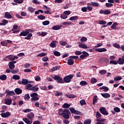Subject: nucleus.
<instances>
[{
  "mask_svg": "<svg viewBox=\"0 0 124 124\" xmlns=\"http://www.w3.org/2000/svg\"><path fill=\"white\" fill-rule=\"evenodd\" d=\"M27 118H23V122H25L27 124H32V119L34 118V114L33 112H30L27 114Z\"/></svg>",
  "mask_w": 124,
  "mask_h": 124,
  "instance_id": "f257e3e1",
  "label": "nucleus"
},
{
  "mask_svg": "<svg viewBox=\"0 0 124 124\" xmlns=\"http://www.w3.org/2000/svg\"><path fill=\"white\" fill-rule=\"evenodd\" d=\"M58 114L60 116H62L64 119H69L71 113L69 110L67 109H64L62 112H58Z\"/></svg>",
  "mask_w": 124,
  "mask_h": 124,
  "instance_id": "f03ea898",
  "label": "nucleus"
},
{
  "mask_svg": "<svg viewBox=\"0 0 124 124\" xmlns=\"http://www.w3.org/2000/svg\"><path fill=\"white\" fill-rule=\"evenodd\" d=\"M73 77H74V74L69 75L64 77L63 81L64 83H70V82H71V79H72Z\"/></svg>",
  "mask_w": 124,
  "mask_h": 124,
  "instance_id": "7ed1b4c3",
  "label": "nucleus"
},
{
  "mask_svg": "<svg viewBox=\"0 0 124 124\" xmlns=\"http://www.w3.org/2000/svg\"><path fill=\"white\" fill-rule=\"evenodd\" d=\"M53 78L55 81H57V83H60V84H63L64 83L62 78L58 75H55Z\"/></svg>",
  "mask_w": 124,
  "mask_h": 124,
  "instance_id": "20e7f679",
  "label": "nucleus"
},
{
  "mask_svg": "<svg viewBox=\"0 0 124 124\" xmlns=\"http://www.w3.org/2000/svg\"><path fill=\"white\" fill-rule=\"evenodd\" d=\"M37 95H38V94H37V93H34L31 94V97H32L31 98V101L33 102L36 101V100H38L39 99V98L37 97Z\"/></svg>",
  "mask_w": 124,
  "mask_h": 124,
  "instance_id": "39448f33",
  "label": "nucleus"
},
{
  "mask_svg": "<svg viewBox=\"0 0 124 124\" xmlns=\"http://www.w3.org/2000/svg\"><path fill=\"white\" fill-rule=\"evenodd\" d=\"M99 111L101 114L105 116H108V115H109V113L108 112L107 110H106V108L104 107L100 108H99Z\"/></svg>",
  "mask_w": 124,
  "mask_h": 124,
  "instance_id": "423d86ee",
  "label": "nucleus"
},
{
  "mask_svg": "<svg viewBox=\"0 0 124 124\" xmlns=\"http://www.w3.org/2000/svg\"><path fill=\"white\" fill-rule=\"evenodd\" d=\"M69 110L72 114H75L76 115H80L81 114V112L75 110L74 108H70Z\"/></svg>",
  "mask_w": 124,
  "mask_h": 124,
  "instance_id": "0eeeda50",
  "label": "nucleus"
},
{
  "mask_svg": "<svg viewBox=\"0 0 124 124\" xmlns=\"http://www.w3.org/2000/svg\"><path fill=\"white\" fill-rule=\"evenodd\" d=\"M0 115L2 118H8V117H10V116H11V113L9 111L3 112L0 114Z\"/></svg>",
  "mask_w": 124,
  "mask_h": 124,
  "instance_id": "6e6552de",
  "label": "nucleus"
},
{
  "mask_svg": "<svg viewBox=\"0 0 124 124\" xmlns=\"http://www.w3.org/2000/svg\"><path fill=\"white\" fill-rule=\"evenodd\" d=\"M82 54L80 56V58L82 60H83V59H85V58H87V57H89V56H90V55L89 54V53L88 52H87V51H82Z\"/></svg>",
  "mask_w": 124,
  "mask_h": 124,
  "instance_id": "1a4fd4ad",
  "label": "nucleus"
},
{
  "mask_svg": "<svg viewBox=\"0 0 124 124\" xmlns=\"http://www.w3.org/2000/svg\"><path fill=\"white\" fill-rule=\"evenodd\" d=\"M4 18H6V19H12L13 18V16H12V15H11L10 13L8 12H6L4 13Z\"/></svg>",
  "mask_w": 124,
  "mask_h": 124,
  "instance_id": "9d476101",
  "label": "nucleus"
},
{
  "mask_svg": "<svg viewBox=\"0 0 124 124\" xmlns=\"http://www.w3.org/2000/svg\"><path fill=\"white\" fill-rule=\"evenodd\" d=\"M79 48H82V49H89L90 47L88 46L87 45L84 43H80L78 45Z\"/></svg>",
  "mask_w": 124,
  "mask_h": 124,
  "instance_id": "9b49d317",
  "label": "nucleus"
},
{
  "mask_svg": "<svg viewBox=\"0 0 124 124\" xmlns=\"http://www.w3.org/2000/svg\"><path fill=\"white\" fill-rule=\"evenodd\" d=\"M30 33V31L29 30L28 31H23L20 32V33L19 34V36H27L28 34Z\"/></svg>",
  "mask_w": 124,
  "mask_h": 124,
  "instance_id": "f8f14e48",
  "label": "nucleus"
},
{
  "mask_svg": "<svg viewBox=\"0 0 124 124\" xmlns=\"http://www.w3.org/2000/svg\"><path fill=\"white\" fill-rule=\"evenodd\" d=\"M93 49L95 50V51H96L97 52H98L99 53H102L103 52H106L107 51V49L105 48H93Z\"/></svg>",
  "mask_w": 124,
  "mask_h": 124,
  "instance_id": "ddd939ff",
  "label": "nucleus"
},
{
  "mask_svg": "<svg viewBox=\"0 0 124 124\" xmlns=\"http://www.w3.org/2000/svg\"><path fill=\"white\" fill-rule=\"evenodd\" d=\"M99 60H100V62L101 63H103V62H109V59L105 57H102L100 58Z\"/></svg>",
  "mask_w": 124,
  "mask_h": 124,
  "instance_id": "4468645a",
  "label": "nucleus"
},
{
  "mask_svg": "<svg viewBox=\"0 0 124 124\" xmlns=\"http://www.w3.org/2000/svg\"><path fill=\"white\" fill-rule=\"evenodd\" d=\"M62 27V25H56L52 27V30H53V31H59V30H60V29H61Z\"/></svg>",
  "mask_w": 124,
  "mask_h": 124,
  "instance_id": "2eb2a0df",
  "label": "nucleus"
},
{
  "mask_svg": "<svg viewBox=\"0 0 124 124\" xmlns=\"http://www.w3.org/2000/svg\"><path fill=\"white\" fill-rule=\"evenodd\" d=\"M119 64H124V56H122V58L120 57L118 59Z\"/></svg>",
  "mask_w": 124,
  "mask_h": 124,
  "instance_id": "dca6fc26",
  "label": "nucleus"
},
{
  "mask_svg": "<svg viewBox=\"0 0 124 124\" xmlns=\"http://www.w3.org/2000/svg\"><path fill=\"white\" fill-rule=\"evenodd\" d=\"M11 103H12V100L11 99L7 98L5 100V104L7 105H11Z\"/></svg>",
  "mask_w": 124,
  "mask_h": 124,
  "instance_id": "f3484780",
  "label": "nucleus"
},
{
  "mask_svg": "<svg viewBox=\"0 0 124 124\" xmlns=\"http://www.w3.org/2000/svg\"><path fill=\"white\" fill-rule=\"evenodd\" d=\"M8 23V20L6 19H2V23H0V26H6Z\"/></svg>",
  "mask_w": 124,
  "mask_h": 124,
  "instance_id": "a211bd4d",
  "label": "nucleus"
},
{
  "mask_svg": "<svg viewBox=\"0 0 124 124\" xmlns=\"http://www.w3.org/2000/svg\"><path fill=\"white\" fill-rule=\"evenodd\" d=\"M22 85H28V84H29V83H31V82L29 81V80L27 79H25V78H23L22 79Z\"/></svg>",
  "mask_w": 124,
  "mask_h": 124,
  "instance_id": "6ab92c4d",
  "label": "nucleus"
},
{
  "mask_svg": "<svg viewBox=\"0 0 124 124\" xmlns=\"http://www.w3.org/2000/svg\"><path fill=\"white\" fill-rule=\"evenodd\" d=\"M101 95L104 98H109V97H110V94L108 93H101Z\"/></svg>",
  "mask_w": 124,
  "mask_h": 124,
  "instance_id": "aec40b11",
  "label": "nucleus"
},
{
  "mask_svg": "<svg viewBox=\"0 0 124 124\" xmlns=\"http://www.w3.org/2000/svg\"><path fill=\"white\" fill-rule=\"evenodd\" d=\"M91 5L96 7H99V6H100V4H99L98 2L94 1L91 2Z\"/></svg>",
  "mask_w": 124,
  "mask_h": 124,
  "instance_id": "412c9836",
  "label": "nucleus"
},
{
  "mask_svg": "<svg viewBox=\"0 0 124 124\" xmlns=\"http://www.w3.org/2000/svg\"><path fill=\"white\" fill-rule=\"evenodd\" d=\"M98 99V98L97 97V95H94L93 97V105H95V103H97V100Z\"/></svg>",
  "mask_w": 124,
  "mask_h": 124,
  "instance_id": "4be33fe9",
  "label": "nucleus"
},
{
  "mask_svg": "<svg viewBox=\"0 0 124 124\" xmlns=\"http://www.w3.org/2000/svg\"><path fill=\"white\" fill-rule=\"evenodd\" d=\"M67 64H68V65H73V64H74V60L72 59H69L68 60Z\"/></svg>",
  "mask_w": 124,
  "mask_h": 124,
  "instance_id": "5701e85b",
  "label": "nucleus"
},
{
  "mask_svg": "<svg viewBox=\"0 0 124 124\" xmlns=\"http://www.w3.org/2000/svg\"><path fill=\"white\" fill-rule=\"evenodd\" d=\"M10 69H14L15 68V65L12 62H9L8 64Z\"/></svg>",
  "mask_w": 124,
  "mask_h": 124,
  "instance_id": "b1692460",
  "label": "nucleus"
},
{
  "mask_svg": "<svg viewBox=\"0 0 124 124\" xmlns=\"http://www.w3.org/2000/svg\"><path fill=\"white\" fill-rule=\"evenodd\" d=\"M15 93H16V94H21V93H22V90L20 89V88H16L15 90Z\"/></svg>",
  "mask_w": 124,
  "mask_h": 124,
  "instance_id": "393cba45",
  "label": "nucleus"
},
{
  "mask_svg": "<svg viewBox=\"0 0 124 124\" xmlns=\"http://www.w3.org/2000/svg\"><path fill=\"white\" fill-rule=\"evenodd\" d=\"M56 43L57 41H52L50 44V47H51V48H56Z\"/></svg>",
  "mask_w": 124,
  "mask_h": 124,
  "instance_id": "a878e982",
  "label": "nucleus"
},
{
  "mask_svg": "<svg viewBox=\"0 0 124 124\" xmlns=\"http://www.w3.org/2000/svg\"><path fill=\"white\" fill-rule=\"evenodd\" d=\"M117 26H118V23L114 22L111 25V28L112 30H117Z\"/></svg>",
  "mask_w": 124,
  "mask_h": 124,
  "instance_id": "bb28decb",
  "label": "nucleus"
},
{
  "mask_svg": "<svg viewBox=\"0 0 124 124\" xmlns=\"http://www.w3.org/2000/svg\"><path fill=\"white\" fill-rule=\"evenodd\" d=\"M32 87V85L31 84H28L26 85V89L28 91H31V88Z\"/></svg>",
  "mask_w": 124,
  "mask_h": 124,
  "instance_id": "cd10ccee",
  "label": "nucleus"
},
{
  "mask_svg": "<svg viewBox=\"0 0 124 124\" xmlns=\"http://www.w3.org/2000/svg\"><path fill=\"white\" fill-rule=\"evenodd\" d=\"M78 19V16H74L70 17L69 18L70 21H76Z\"/></svg>",
  "mask_w": 124,
  "mask_h": 124,
  "instance_id": "c85d7f7f",
  "label": "nucleus"
},
{
  "mask_svg": "<svg viewBox=\"0 0 124 124\" xmlns=\"http://www.w3.org/2000/svg\"><path fill=\"white\" fill-rule=\"evenodd\" d=\"M28 10L31 13H33V12L35 11V8H32V7L31 6H30L28 7Z\"/></svg>",
  "mask_w": 124,
  "mask_h": 124,
  "instance_id": "c756f323",
  "label": "nucleus"
},
{
  "mask_svg": "<svg viewBox=\"0 0 124 124\" xmlns=\"http://www.w3.org/2000/svg\"><path fill=\"white\" fill-rule=\"evenodd\" d=\"M61 68V66H58L57 67H53L51 69L50 71L53 72V71H56V70H58V69H60Z\"/></svg>",
  "mask_w": 124,
  "mask_h": 124,
  "instance_id": "7c9ffc66",
  "label": "nucleus"
},
{
  "mask_svg": "<svg viewBox=\"0 0 124 124\" xmlns=\"http://www.w3.org/2000/svg\"><path fill=\"white\" fill-rule=\"evenodd\" d=\"M6 79H7V77L5 75H2L0 76V79L2 81H4Z\"/></svg>",
  "mask_w": 124,
  "mask_h": 124,
  "instance_id": "2f4dec72",
  "label": "nucleus"
},
{
  "mask_svg": "<svg viewBox=\"0 0 124 124\" xmlns=\"http://www.w3.org/2000/svg\"><path fill=\"white\" fill-rule=\"evenodd\" d=\"M31 36H32V34L31 33H29L27 34V36L25 37V39H27V40H30V39H31Z\"/></svg>",
  "mask_w": 124,
  "mask_h": 124,
  "instance_id": "473e14b6",
  "label": "nucleus"
},
{
  "mask_svg": "<svg viewBox=\"0 0 124 124\" xmlns=\"http://www.w3.org/2000/svg\"><path fill=\"white\" fill-rule=\"evenodd\" d=\"M70 106H71V104H69L68 103H64L63 105H62V108H69V107H70Z\"/></svg>",
  "mask_w": 124,
  "mask_h": 124,
  "instance_id": "72a5a7b5",
  "label": "nucleus"
},
{
  "mask_svg": "<svg viewBox=\"0 0 124 124\" xmlns=\"http://www.w3.org/2000/svg\"><path fill=\"white\" fill-rule=\"evenodd\" d=\"M45 56H47V54L44 52H42L37 55V57H45Z\"/></svg>",
  "mask_w": 124,
  "mask_h": 124,
  "instance_id": "f704fd0d",
  "label": "nucleus"
},
{
  "mask_svg": "<svg viewBox=\"0 0 124 124\" xmlns=\"http://www.w3.org/2000/svg\"><path fill=\"white\" fill-rule=\"evenodd\" d=\"M110 64H115L117 65L119 63V62L114 60H111L109 62Z\"/></svg>",
  "mask_w": 124,
  "mask_h": 124,
  "instance_id": "c9c22d12",
  "label": "nucleus"
},
{
  "mask_svg": "<svg viewBox=\"0 0 124 124\" xmlns=\"http://www.w3.org/2000/svg\"><path fill=\"white\" fill-rule=\"evenodd\" d=\"M87 40H88L87 37L83 36L80 39V42H87Z\"/></svg>",
  "mask_w": 124,
  "mask_h": 124,
  "instance_id": "e433bc0d",
  "label": "nucleus"
},
{
  "mask_svg": "<svg viewBox=\"0 0 124 124\" xmlns=\"http://www.w3.org/2000/svg\"><path fill=\"white\" fill-rule=\"evenodd\" d=\"M101 90H104V92H108L109 88L106 86H102L100 88Z\"/></svg>",
  "mask_w": 124,
  "mask_h": 124,
  "instance_id": "4c0bfd02",
  "label": "nucleus"
},
{
  "mask_svg": "<svg viewBox=\"0 0 124 124\" xmlns=\"http://www.w3.org/2000/svg\"><path fill=\"white\" fill-rule=\"evenodd\" d=\"M97 82V79L96 78H93L91 80V83L92 84H95Z\"/></svg>",
  "mask_w": 124,
  "mask_h": 124,
  "instance_id": "58836bf2",
  "label": "nucleus"
},
{
  "mask_svg": "<svg viewBox=\"0 0 124 124\" xmlns=\"http://www.w3.org/2000/svg\"><path fill=\"white\" fill-rule=\"evenodd\" d=\"M7 95H11V96L14 95L15 94V93H14V91H8L7 93Z\"/></svg>",
  "mask_w": 124,
  "mask_h": 124,
  "instance_id": "ea45409f",
  "label": "nucleus"
},
{
  "mask_svg": "<svg viewBox=\"0 0 124 124\" xmlns=\"http://www.w3.org/2000/svg\"><path fill=\"white\" fill-rule=\"evenodd\" d=\"M79 85L80 86H86L88 85V83L86 81H82L80 82Z\"/></svg>",
  "mask_w": 124,
  "mask_h": 124,
  "instance_id": "a19ab883",
  "label": "nucleus"
},
{
  "mask_svg": "<svg viewBox=\"0 0 124 124\" xmlns=\"http://www.w3.org/2000/svg\"><path fill=\"white\" fill-rule=\"evenodd\" d=\"M37 18L39 19V20H44L46 18V17L42 15H39L37 16Z\"/></svg>",
  "mask_w": 124,
  "mask_h": 124,
  "instance_id": "79ce46f5",
  "label": "nucleus"
},
{
  "mask_svg": "<svg viewBox=\"0 0 124 124\" xmlns=\"http://www.w3.org/2000/svg\"><path fill=\"white\" fill-rule=\"evenodd\" d=\"M13 79H14V80H19L20 76L15 75L13 76Z\"/></svg>",
  "mask_w": 124,
  "mask_h": 124,
  "instance_id": "37998d69",
  "label": "nucleus"
},
{
  "mask_svg": "<svg viewBox=\"0 0 124 124\" xmlns=\"http://www.w3.org/2000/svg\"><path fill=\"white\" fill-rule=\"evenodd\" d=\"M114 111H115L116 113H120L121 112V109L118 107H115L113 108Z\"/></svg>",
  "mask_w": 124,
  "mask_h": 124,
  "instance_id": "c03bdc74",
  "label": "nucleus"
},
{
  "mask_svg": "<svg viewBox=\"0 0 124 124\" xmlns=\"http://www.w3.org/2000/svg\"><path fill=\"white\" fill-rule=\"evenodd\" d=\"M92 120L91 119H86L84 121V124H91Z\"/></svg>",
  "mask_w": 124,
  "mask_h": 124,
  "instance_id": "a18cd8bd",
  "label": "nucleus"
},
{
  "mask_svg": "<svg viewBox=\"0 0 124 124\" xmlns=\"http://www.w3.org/2000/svg\"><path fill=\"white\" fill-rule=\"evenodd\" d=\"M53 54L54 56H56V57H60V56H61V53L59 51H54Z\"/></svg>",
  "mask_w": 124,
  "mask_h": 124,
  "instance_id": "49530a36",
  "label": "nucleus"
},
{
  "mask_svg": "<svg viewBox=\"0 0 124 124\" xmlns=\"http://www.w3.org/2000/svg\"><path fill=\"white\" fill-rule=\"evenodd\" d=\"M106 121V119L100 118V119H97L96 122H99L100 123H103V122H105Z\"/></svg>",
  "mask_w": 124,
  "mask_h": 124,
  "instance_id": "de8ad7c7",
  "label": "nucleus"
},
{
  "mask_svg": "<svg viewBox=\"0 0 124 124\" xmlns=\"http://www.w3.org/2000/svg\"><path fill=\"white\" fill-rule=\"evenodd\" d=\"M112 46H113V47H115V48H117L118 49L120 48L121 47V46H120V45L117 43L113 44Z\"/></svg>",
  "mask_w": 124,
  "mask_h": 124,
  "instance_id": "09e8293b",
  "label": "nucleus"
},
{
  "mask_svg": "<svg viewBox=\"0 0 124 124\" xmlns=\"http://www.w3.org/2000/svg\"><path fill=\"white\" fill-rule=\"evenodd\" d=\"M38 90V87H36V86H34L31 88V91H32L33 92H37Z\"/></svg>",
  "mask_w": 124,
  "mask_h": 124,
  "instance_id": "8fccbe9b",
  "label": "nucleus"
},
{
  "mask_svg": "<svg viewBox=\"0 0 124 124\" xmlns=\"http://www.w3.org/2000/svg\"><path fill=\"white\" fill-rule=\"evenodd\" d=\"M6 59H8L10 61H13V55H10L6 57Z\"/></svg>",
  "mask_w": 124,
  "mask_h": 124,
  "instance_id": "3c124183",
  "label": "nucleus"
},
{
  "mask_svg": "<svg viewBox=\"0 0 124 124\" xmlns=\"http://www.w3.org/2000/svg\"><path fill=\"white\" fill-rule=\"evenodd\" d=\"M15 2L16 3H19V4H21V3H23L24 0H14Z\"/></svg>",
  "mask_w": 124,
  "mask_h": 124,
  "instance_id": "603ef678",
  "label": "nucleus"
},
{
  "mask_svg": "<svg viewBox=\"0 0 124 124\" xmlns=\"http://www.w3.org/2000/svg\"><path fill=\"white\" fill-rule=\"evenodd\" d=\"M66 97H68V98H75V97H76V96L73 94L66 95Z\"/></svg>",
  "mask_w": 124,
  "mask_h": 124,
  "instance_id": "864d4df0",
  "label": "nucleus"
},
{
  "mask_svg": "<svg viewBox=\"0 0 124 124\" xmlns=\"http://www.w3.org/2000/svg\"><path fill=\"white\" fill-rule=\"evenodd\" d=\"M98 23L99 24V25H105V24H107V22L105 20H100L98 22Z\"/></svg>",
  "mask_w": 124,
  "mask_h": 124,
  "instance_id": "5fc2aeb1",
  "label": "nucleus"
},
{
  "mask_svg": "<svg viewBox=\"0 0 124 124\" xmlns=\"http://www.w3.org/2000/svg\"><path fill=\"white\" fill-rule=\"evenodd\" d=\"M79 103L80 104V105L81 106H83V105H86V101H85V100L84 99H82V100H81L80 101H79Z\"/></svg>",
  "mask_w": 124,
  "mask_h": 124,
  "instance_id": "6e6d98bb",
  "label": "nucleus"
},
{
  "mask_svg": "<svg viewBox=\"0 0 124 124\" xmlns=\"http://www.w3.org/2000/svg\"><path fill=\"white\" fill-rule=\"evenodd\" d=\"M42 24H43V26H47V25H49V24H50V21H49L48 20H46V21L43 22Z\"/></svg>",
  "mask_w": 124,
  "mask_h": 124,
  "instance_id": "4d7b16f0",
  "label": "nucleus"
},
{
  "mask_svg": "<svg viewBox=\"0 0 124 124\" xmlns=\"http://www.w3.org/2000/svg\"><path fill=\"white\" fill-rule=\"evenodd\" d=\"M59 43L60 45H62V46H65V45H66V42L65 41H61L59 42Z\"/></svg>",
  "mask_w": 124,
  "mask_h": 124,
  "instance_id": "13d9d810",
  "label": "nucleus"
},
{
  "mask_svg": "<svg viewBox=\"0 0 124 124\" xmlns=\"http://www.w3.org/2000/svg\"><path fill=\"white\" fill-rule=\"evenodd\" d=\"M123 78L122 77H116V78H114V81H120V80H122Z\"/></svg>",
  "mask_w": 124,
  "mask_h": 124,
  "instance_id": "bf43d9fd",
  "label": "nucleus"
},
{
  "mask_svg": "<svg viewBox=\"0 0 124 124\" xmlns=\"http://www.w3.org/2000/svg\"><path fill=\"white\" fill-rule=\"evenodd\" d=\"M109 14H111V12L109 10H106L104 12V15H109Z\"/></svg>",
  "mask_w": 124,
  "mask_h": 124,
  "instance_id": "052dcab7",
  "label": "nucleus"
},
{
  "mask_svg": "<svg viewBox=\"0 0 124 124\" xmlns=\"http://www.w3.org/2000/svg\"><path fill=\"white\" fill-rule=\"evenodd\" d=\"M107 72L106 71V70H102L99 71V73L100 74L103 75V74H106Z\"/></svg>",
  "mask_w": 124,
  "mask_h": 124,
  "instance_id": "680f3d73",
  "label": "nucleus"
},
{
  "mask_svg": "<svg viewBox=\"0 0 124 124\" xmlns=\"http://www.w3.org/2000/svg\"><path fill=\"white\" fill-rule=\"evenodd\" d=\"M106 7H112L113 6V4L111 3H106Z\"/></svg>",
  "mask_w": 124,
  "mask_h": 124,
  "instance_id": "e2e57ef3",
  "label": "nucleus"
},
{
  "mask_svg": "<svg viewBox=\"0 0 124 124\" xmlns=\"http://www.w3.org/2000/svg\"><path fill=\"white\" fill-rule=\"evenodd\" d=\"M61 18H62V19H67V16H66V15H65V14H62L61 15Z\"/></svg>",
  "mask_w": 124,
  "mask_h": 124,
  "instance_id": "0e129e2a",
  "label": "nucleus"
},
{
  "mask_svg": "<svg viewBox=\"0 0 124 124\" xmlns=\"http://www.w3.org/2000/svg\"><path fill=\"white\" fill-rule=\"evenodd\" d=\"M87 10L88 8L87 7H83L81 8V11H82V12H87Z\"/></svg>",
  "mask_w": 124,
  "mask_h": 124,
  "instance_id": "69168bd1",
  "label": "nucleus"
},
{
  "mask_svg": "<svg viewBox=\"0 0 124 124\" xmlns=\"http://www.w3.org/2000/svg\"><path fill=\"white\" fill-rule=\"evenodd\" d=\"M62 25L64 26H67L68 25H72V23L71 22H65L62 23Z\"/></svg>",
  "mask_w": 124,
  "mask_h": 124,
  "instance_id": "338daca9",
  "label": "nucleus"
},
{
  "mask_svg": "<svg viewBox=\"0 0 124 124\" xmlns=\"http://www.w3.org/2000/svg\"><path fill=\"white\" fill-rule=\"evenodd\" d=\"M71 13V12H70V11H65L63 12L64 14L66 15V16H67V15H70Z\"/></svg>",
  "mask_w": 124,
  "mask_h": 124,
  "instance_id": "774afa93",
  "label": "nucleus"
}]
</instances>
